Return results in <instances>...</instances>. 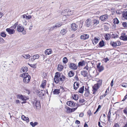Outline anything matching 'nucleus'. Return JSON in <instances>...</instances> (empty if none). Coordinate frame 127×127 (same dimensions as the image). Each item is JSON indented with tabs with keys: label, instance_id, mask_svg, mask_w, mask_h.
<instances>
[{
	"label": "nucleus",
	"instance_id": "f257e3e1",
	"mask_svg": "<svg viewBox=\"0 0 127 127\" xmlns=\"http://www.w3.org/2000/svg\"><path fill=\"white\" fill-rule=\"evenodd\" d=\"M21 76L23 78V81L25 83L28 84L30 82L31 77L28 73H24L21 74Z\"/></svg>",
	"mask_w": 127,
	"mask_h": 127
},
{
	"label": "nucleus",
	"instance_id": "f03ea898",
	"mask_svg": "<svg viewBox=\"0 0 127 127\" xmlns=\"http://www.w3.org/2000/svg\"><path fill=\"white\" fill-rule=\"evenodd\" d=\"M32 103L35 108L39 109L40 108L41 105L40 101L38 100L37 99H35L33 101Z\"/></svg>",
	"mask_w": 127,
	"mask_h": 127
},
{
	"label": "nucleus",
	"instance_id": "7ed1b4c3",
	"mask_svg": "<svg viewBox=\"0 0 127 127\" xmlns=\"http://www.w3.org/2000/svg\"><path fill=\"white\" fill-rule=\"evenodd\" d=\"M24 28L23 27L19 24L18 25L17 27V30L19 32H22L23 34H25L26 33V32L24 30Z\"/></svg>",
	"mask_w": 127,
	"mask_h": 127
},
{
	"label": "nucleus",
	"instance_id": "20e7f679",
	"mask_svg": "<svg viewBox=\"0 0 127 127\" xmlns=\"http://www.w3.org/2000/svg\"><path fill=\"white\" fill-rule=\"evenodd\" d=\"M60 76V73L58 72H57L56 73L54 78V81L55 83H58L59 82V80Z\"/></svg>",
	"mask_w": 127,
	"mask_h": 127
},
{
	"label": "nucleus",
	"instance_id": "39448f33",
	"mask_svg": "<svg viewBox=\"0 0 127 127\" xmlns=\"http://www.w3.org/2000/svg\"><path fill=\"white\" fill-rule=\"evenodd\" d=\"M100 86L98 85V84H95L94 86L93 87V90H92L93 94H95L96 92H97V90L99 88Z\"/></svg>",
	"mask_w": 127,
	"mask_h": 127
},
{
	"label": "nucleus",
	"instance_id": "423d86ee",
	"mask_svg": "<svg viewBox=\"0 0 127 127\" xmlns=\"http://www.w3.org/2000/svg\"><path fill=\"white\" fill-rule=\"evenodd\" d=\"M64 12L65 13V15L63 14L64 15V16H69L72 15L73 13V11H69V9H66V11H64Z\"/></svg>",
	"mask_w": 127,
	"mask_h": 127
},
{
	"label": "nucleus",
	"instance_id": "0eeeda50",
	"mask_svg": "<svg viewBox=\"0 0 127 127\" xmlns=\"http://www.w3.org/2000/svg\"><path fill=\"white\" fill-rule=\"evenodd\" d=\"M69 66L70 68L73 70L76 69L77 68V66L75 64L72 63H69Z\"/></svg>",
	"mask_w": 127,
	"mask_h": 127
},
{
	"label": "nucleus",
	"instance_id": "6e6552de",
	"mask_svg": "<svg viewBox=\"0 0 127 127\" xmlns=\"http://www.w3.org/2000/svg\"><path fill=\"white\" fill-rule=\"evenodd\" d=\"M100 64H101L100 63H99L97 66L98 70L99 72H101L104 69V67L103 65L100 66Z\"/></svg>",
	"mask_w": 127,
	"mask_h": 127
},
{
	"label": "nucleus",
	"instance_id": "1a4fd4ad",
	"mask_svg": "<svg viewBox=\"0 0 127 127\" xmlns=\"http://www.w3.org/2000/svg\"><path fill=\"white\" fill-rule=\"evenodd\" d=\"M17 98L20 99L22 100L26 101L27 100L28 98L26 96L22 95H17Z\"/></svg>",
	"mask_w": 127,
	"mask_h": 127
},
{
	"label": "nucleus",
	"instance_id": "9d476101",
	"mask_svg": "<svg viewBox=\"0 0 127 127\" xmlns=\"http://www.w3.org/2000/svg\"><path fill=\"white\" fill-rule=\"evenodd\" d=\"M89 36L88 34H84L81 36L80 38L81 39L86 40L89 38Z\"/></svg>",
	"mask_w": 127,
	"mask_h": 127
},
{
	"label": "nucleus",
	"instance_id": "9b49d317",
	"mask_svg": "<svg viewBox=\"0 0 127 127\" xmlns=\"http://www.w3.org/2000/svg\"><path fill=\"white\" fill-rule=\"evenodd\" d=\"M71 30L73 31H75L77 29V26L74 23H73L71 24Z\"/></svg>",
	"mask_w": 127,
	"mask_h": 127
},
{
	"label": "nucleus",
	"instance_id": "f8f14e48",
	"mask_svg": "<svg viewBox=\"0 0 127 127\" xmlns=\"http://www.w3.org/2000/svg\"><path fill=\"white\" fill-rule=\"evenodd\" d=\"M86 25L88 27H90L92 24V22L91 20L88 19L86 21Z\"/></svg>",
	"mask_w": 127,
	"mask_h": 127
},
{
	"label": "nucleus",
	"instance_id": "ddd939ff",
	"mask_svg": "<svg viewBox=\"0 0 127 127\" xmlns=\"http://www.w3.org/2000/svg\"><path fill=\"white\" fill-rule=\"evenodd\" d=\"M6 32L10 34H13L15 33V31L14 29H11L10 28H7L6 29Z\"/></svg>",
	"mask_w": 127,
	"mask_h": 127
},
{
	"label": "nucleus",
	"instance_id": "4468645a",
	"mask_svg": "<svg viewBox=\"0 0 127 127\" xmlns=\"http://www.w3.org/2000/svg\"><path fill=\"white\" fill-rule=\"evenodd\" d=\"M120 39L123 40H127V35L125 33H123L120 37Z\"/></svg>",
	"mask_w": 127,
	"mask_h": 127
},
{
	"label": "nucleus",
	"instance_id": "2eb2a0df",
	"mask_svg": "<svg viewBox=\"0 0 127 127\" xmlns=\"http://www.w3.org/2000/svg\"><path fill=\"white\" fill-rule=\"evenodd\" d=\"M67 104L68 105L72 107H74L75 105L74 102L71 101H68Z\"/></svg>",
	"mask_w": 127,
	"mask_h": 127
},
{
	"label": "nucleus",
	"instance_id": "dca6fc26",
	"mask_svg": "<svg viewBox=\"0 0 127 127\" xmlns=\"http://www.w3.org/2000/svg\"><path fill=\"white\" fill-rule=\"evenodd\" d=\"M39 57V56L38 54H36V55H33L32 56V58H31V59H30L29 60H30L31 61L33 62L35 59H38Z\"/></svg>",
	"mask_w": 127,
	"mask_h": 127
},
{
	"label": "nucleus",
	"instance_id": "f3484780",
	"mask_svg": "<svg viewBox=\"0 0 127 127\" xmlns=\"http://www.w3.org/2000/svg\"><path fill=\"white\" fill-rule=\"evenodd\" d=\"M79 86V84L77 82H75L74 84V88L75 90H77Z\"/></svg>",
	"mask_w": 127,
	"mask_h": 127
},
{
	"label": "nucleus",
	"instance_id": "a211bd4d",
	"mask_svg": "<svg viewBox=\"0 0 127 127\" xmlns=\"http://www.w3.org/2000/svg\"><path fill=\"white\" fill-rule=\"evenodd\" d=\"M92 23L94 26H96L99 23V22L98 20L96 19H94L92 21Z\"/></svg>",
	"mask_w": 127,
	"mask_h": 127
},
{
	"label": "nucleus",
	"instance_id": "6ab92c4d",
	"mask_svg": "<svg viewBox=\"0 0 127 127\" xmlns=\"http://www.w3.org/2000/svg\"><path fill=\"white\" fill-rule=\"evenodd\" d=\"M81 74L83 75L84 77H87L88 75V73L87 71L86 70H83L81 72Z\"/></svg>",
	"mask_w": 127,
	"mask_h": 127
},
{
	"label": "nucleus",
	"instance_id": "aec40b11",
	"mask_svg": "<svg viewBox=\"0 0 127 127\" xmlns=\"http://www.w3.org/2000/svg\"><path fill=\"white\" fill-rule=\"evenodd\" d=\"M99 40V38L98 37L97 38L96 37H95L94 39L93 40L92 39V42L93 43V44H94V42L95 44H96L98 43V41Z\"/></svg>",
	"mask_w": 127,
	"mask_h": 127
},
{
	"label": "nucleus",
	"instance_id": "412c9836",
	"mask_svg": "<svg viewBox=\"0 0 127 127\" xmlns=\"http://www.w3.org/2000/svg\"><path fill=\"white\" fill-rule=\"evenodd\" d=\"M52 50L51 49H48L46 50L45 52L46 55H49L51 54Z\"/></svg>",
	"mask_w": 127,
	"mask_h": 127
},
{
	"label": "nucleus",
	"instance_id": "4be33fe9",
	"mask_svg": "<svg viewBox=\"0 0 127 127\" xmlns=\"http://www.w3.org/2000/svg\"><path fill=\"white\" fill-rule=\"evenodd\" d=\"M85 62L84 61H80L78 63V66L79 67L83 66L85 65Z\"/></svg>",
	"mask_w": 127,
	"mask_h": 127
},
{
	"label": "nucleus",
	"instance_id": "5701e85b",
	"mask_svg": "<svg viewBox=\"0 0 127 127\" xmlns=\"http://www.w3.org/2000/svg\"><path fill=\"white\" fill-rule=\"evenodd\" d=\"M64 67L61 64L58 65L57 69L59 71H61L63 69Z\"/></svg>",
	"mask_w": 127,
	"mask_h": 127
},
{
	"label": "nucleus",
	"instance_id": "b1692460",
	"mask_svg": "<svg viewBox=\"0 0 127 127\" xmlns=\"http://www.w3.org/2000/svg\"><path fill=\"white\" fill-rule=\"evenodd\" d=\"M60 93V90L59 89H55L53 92V94H58Z\"/></svg>",
	"mask_w": 127,
	"mask_h": 127
},
{
	"label": "nucleus",
	"instance_id": "393cba45",
	"mask_svg": "<svg viewBox=\"0 0 127 127\" xmlns=\"http://www.w3.org/2000/svg\"><path fill=\"white\" fill-rule=\"evenodd\" d=\"M41 92H39L38 94V95L39 96L40 98H42V96L44 95V94L43 93V90H41Z\"/></svg>",
	"mask_w": 127,
	"mask_h": 127
},
{
	"label": "nucleus",
	"instance_id": "a878e982",
	"mask_svg": "<svg viewBox=\"0 0 127 127\" xmlns=\"http://www.w3.org/2000/svg\"><path fill=\"white\" fill-rule=\"evenodd\" d=\"M22 56L26 59H28L30 57V56L29 54H24L22 55Z\"/></svg>",
	"mask_w": 127,
	"mask_h": 127
},
{
	"label": "nucleus",
	"instance_id": "bb28decb",
	"mask_svg": "<svg viewBox=\"0 0 127 127\" xmlns=\"http://www.w3.org/2000/svg\"><path fill=\"white\" fill-rule=\"evenodd\" d=\"M28 68L27 67L25 66L22 67L21 70L23 72H27L28 71Z\"/></svg>",
	"mask_w": 127,
	"mask_h": 127
},
{
	"label": "nucleus",
	"instance_id": "cd10ccee",
	"mask_svg": "<svg viewBox=\"0 0 127 127\" xmlns=\"http://www.w3.org/2000/svg\"><path fill=\"white\" fill-rule=\"evenodd\" d=\"M100 19H101L102 21H106L108 18V16H100Z\"/></svg>",
	"mask_w": 127,
	"mask_h": 127
},
{
	"label": "nucleus",
	"instance_id": "c85d7f7f",
	"mask_svg": "<svg viewBox=\"0 0 127 127\" xmlns=\"http://www.w3.org/2000/svg\"><path fill=\"white\" fill-rule=\"evenodd\" d=\"M84 86H82V87L79 89L78 92L80 93H83L84 90Z\"/></svg>",
	"mask_w": 127,
	"mask_h": 127
},
{
	"label": "nucleus",
	"instance_id": "c756f323",
	"mask_svg": "<svg viewBox=\"0 0 127 127\" xmlns=\"http://www.w3.org/2000/svg\"><path fill=\"white\" fill-rule=\"evenodd\" d=\"M62 25L61 23H57L54 26V28L55 29H56L58 27H60Z\"/></svg>",
	"mask_w": 127,
	"mask_h": 127
},
{
	"label": "nucleus",
	"instance_id": "7c9ffc66",
	"mask_svg": "<svg viewBox=\"0 0 127 127\" xmlns=\"http://www.w3.org/2000/svg\"><path fill=\"white\" fill-rule=\"evenodd\" d=\"M67 31L66 29H63L60 32V33L63 35H64L67 32Z\"/></svg>",
	"mask_w": 127,
	"mask_h": 127
},
{
	"label": "nucleus",
	"instance_id": "2f4dec72",
	"mask_svg": "<svg viewBox=\"0 0 127 127\" xmlns=\"http://www.w3.org/2000/svg\"><path fill=\"white\" fill-rule=\"evenodd\" d=\"M46 80H44L42 82L40 86L41 87L43 88H45V86L46 84Z\"/></svg>",
	"mask_w": 127,
	"mask_h": 127
},
{
	"label": "nucleus",
	"instance_id": "473e14b6",
	"mask_svg": "<svg viewBox=\"0 0 127 127\" xmlns=\"http://www.w3.org/2000/svg\"><path fill=\"white\" fill-rule=\"evenodd\" d=\"M38 124V122H34V123L33 122H31L30 123V124L33 127H34L35 126L37 125Z\"/></svg>",
	"mask_w": 127,
	"mask_h": 127
},
{
	"label": "nucleus",
	"instance_id": "72a5a7b5",
	"mask_svg": "<svg viewBox=\"0 0 127 127\" xmlns=\"http://www.w3.org/2000/svg\"><path fill=\"white\" fill-rule=\"evenodd\" d=\"M99 45L100 47H102L104 46V42L103 40H102L100 41L99 43Z\"/></svg>",
	"mask_w": 127,
	"mask_h": 127
},
{
	"label": "nucleus",
	"instance_id": "f704fd0d",
	"mask_svg": "<svg viewBox=\"0 0 127 127\" xmlns=\"http://www.w3.org/2000/svg\"><path fill=\"white\" fill-rule=\"evenodd\" d=\"M79 97L77 95H74L73 96V98L75 100H77L78 99Z\"/></svg>",
	"mask_w": 127,
	"mask_h": 127
},
{
	"label": "nucleus",
	"instance_id": "c9c22d12",
	"mask_svg": "<svg viewBox=\"0 0 127 127\" xmlns=\"http://www.w3.org/2000/svg\"><path fill=\"white\" fill-rule=\"evenodd\" d=\"M68 76L70 77H71L74 75V73L72 71L69 72L68 74Z\"/></svg>",
	"mask_w": 127,
	"mask_h": 127
},
{
	"label": "nucleus",
	"instance_id": "e433bc0d",
	"mask_svg": "<svg viewBox=\"0 0 127 127\" xmlns=\"http://www.w3.org/2000/svg\"><path fill=\"white\" fill-rule=\"evenodd\" d=\"M111 11L112 12V14H111V15H115V14H116V11L115 10V9L114 8H112L111 9Z\"/></svg>",
	"mask_w": 127,
	"mask_h": 127
},
{
	"label": "nucleus",
	"instance_id": "4c0bfd02",
	"mask_svg": "<svg viewBox=\"0 0 127 127\" xmlns=\"http://www.w3.org/2000/svg\"><path fill=\"white\" fill-rule=\"evenodd\" d=\"M122 16H127V9L123 12Z\"/></svg>",
	"mask_w": 127,
	"mask_h": 127
},
{
	"label": "nucleus",
	"instance_id": "58836bf2",
	"mask_svg": "<svg viewBox=\"0 0 127 127\" xmlns=\"http://www.w3.org/2000/svg\"><path fill=\"white\" fill-rule=\"evenodd\" d=\"M22 119L24 120H28V121H29V118L28 117H25L24 115H22Z\"/></svg>",
	"mask_w": 127,
	"mask_h": 127
},
{
	"label": "nucleus",
	"instance_id": "ea45409f",
	"mask_svg": "<svg viewBox=\"0 0 127 127\" xmlns=\"http://www.w3.org/2000/svg\"><path fill=\"white\" fill-rule=\"evenodd\" d=\"M123 12L119 10H117L116 11V14H117V15H121L122 14Z\"/></svg>",
	"mask_w": 127,
	"mask_h": 127
},
{
	"label": "nucleus",
	"instance_id": "a19ab883",
	"mask_svg": "<svg viewBox=\"0 0 127 127\" xmlns=\"http://www.w3.org/2000/svg\"><path fill=\"white\" fill-rule=\"evenodd\" d=\"M68 61L67 58L66 57H64V58L63 60V62L64 64H66Z\"/></svg>",
	"mask_w": 127,
	"mask_h": 127
},
{
	"label": "nucleus",
	"instance_id": "79ce46f5",
	"mask_svg": "<svg viewBox=\"0 0 127 127\" xmlns=\"http://www.w3.org/2000/svg\"><path fill=\"white\" fill-rule=\"evenodd\" d=\"M111 45L113 47L116 46V42L113 41H111L110 42Z\"/></svg>",
	"mask_w": 127,
	"mask_h": 127
},
{
	"label": "nucleus",
	"instance_id": "37998d69",
	"mask_svg": "<svg viewBox=\"0 0 127 127\" xmlns=\"http://www.w3.org/2000/svg\"><path fill=\"white\" fill-rule=\"evenodd\" d=\"M32 16H23V18L25 19L26 20H28L30 19Z\"/></svg>",
	"mask_w": 127,
	"mask_h": 127
},
{
	"label": "nucleus",
	"instance_id": "c03bdc74",
	"mask_svg": "<svg viewBox=\"0 0 127 127\" xmlns=\"http://www.w3.org/2000/svg\"><path fill=\"white\" fill-rule=\"evenodd\" d=\"M66 108L67 110V113H69L70 112H72V109H70L69 107H67Z\"/></svg>",
	"mask_w": 127,
	"mask_h": 127
},
{
	"label": "nucleus",
	"instance_id": "a18cd8bd",
	"mask_svg": "<svg viewBox=\"0 0 127 127\" xmlns=\"http://www.w3.org/2000/svg\"><path fill=\"white\" fill-rule=\"evenodd\" d=\"M28 64L31 67L33 68H36V64H30L29 63H28Z\"/></svg>",
	"mask_w": 127,
	"mask_h": 127
},
{
	"label": "nucleus",
	"instance_id": "49530a36",
	"mask_svg": "<svg viewBox=\"0 0 127 127\" xmlns=\"http://www.w3.org/2000/svg\"><path fill=\"white\" fill-rule=\"evenodd\" d=\"M85 101V100L83 99H81L79 100V103L80 104H81L83 103Z\"/></svg>",
	"mask_w": 127,
	"mask_h": 127
},
{
	"label": "nucleus",
	"instance_id": "de8ad7c7",
	"mask_svg": "<svg viewBox=\"0 0 127 127\" xmlns=\"http://www.w3.org/2000/svg\"><path fill=\"white\" fill-rule=\"evenodd\" d=\"M90 94V93L89 92V91H87L85 93L84 95L86 97H87Z\"/></svg>",
	"mask_w": 127,
	"mask_h": 127
},
{
	"label": "nucleus",
	"instance_id": "09e8293b",
	"mask_svg": "<svg viewBox=\"0 0 127 127\" xmlns=\"http://www.w3.org/2000/svg\"><path fill=\"white\" fill-rule=\"evenodd\" d=\"M1 36L3 37H5L6 36V34L4 32H2L0 34Z\"/></svg>",
	"mask_w": 127,
	"mask_h": 127
},
{
	"label": "nucleus",
	"instance_id": "8fccbe9b",
	"mask_svg": "<svg viewBox=\"0 0 127 127\" xmlns=\"http://www.w3.org/2000/svg\"><path fill=\"white\" fill-rule=\"evenodd\" d=\"M114 22L116 24H118L119 23V21L117 18L114 19Z\"/></svg>",
	"mask_w": 127,
	"mask_h": 127
},
{
	"label": "nucleus",
	"instance_id": "3c124183",
	"mask_svg": "<svg viewBox=\"0 0 127 127\" xmlns=\"http://www.w3.org/2000/svg\"><path fill=\"white\" fill-rule=\"evenodd\" d=\"M123 112L126 115H127V108L126 107L123 110Z\"/></svg>",
	"mask_w": 127,
	"mask_h": 127
},
{
	"label": "nucleus",
	"instance_id": "603ef678",
	"mask_svg": "<svg viewBox=\"0 0 127 127\" xmlns=\"http://www.w3.org/2000/svg\"><path fill=\"white\" fill-rule=\"evenodd\" d=\"M102 80H99L98 81V82L96 84H98V85L100 86L101 85L102 83Z\"/></svg>",
	"mask_w": 127,
	"mask_h": 127
},
{
	"label": "nucleus",
	"instance_id": "864d4df0",
	"mask_svg": "<svg viewBox=\"0 0 127 127\" xmlns=\"http://www.w3.org/2000/svg\"><path fill=\"white\" fill-rule=\"evenodd\" d=\"M109 34H108V35L107 34H106L105 35V40H109Z\"/></svg>",
	"mask_w": 127,
	"mask_h": 127
},
{
	"label": "nucleus",
	"instance_id": "5fc2aeb1",
	"mask_svg": "<svg viewBox=\"0 0 127 127\" xmlns=\"http://www.w3.org/2000/svg\"><path fill=\"white\" fill-rule=\"evenodd\" d=\"M87 114L88 115H89V116H90L91 115H92V114L91 113V111L90 110L88 111L87 112Z\"/></svg>",
	"mask_w": 127,
	"mask_h": 127
},
{
	"label": "nucleus",
	"instance_id": "6e6d98bb",
	"mask_svg": "<svg viewBox=\"0 0 127 127\" xmlns=\"http://www.w3.org/2000/svg\"><path fill=\"white\" fill-rule=\"evenodd\" d=\"M122 25L125 27H126L127 26V23L126 22H124L122 23Z\"/></svg>",
	"mask_w": 127,
	"mask_h": 127
},
{
	"label": "nucleus",
	"instance_id": "4d7b16f0",
	"mask_svg": "<svg viewBox=\"0 0 127 127\" xmlns=\"http://www.w3.org/2000/svg\"><path fill=\"white\" fill-rule=\"evenodd\" d=\"M4 43V40L3 39L1 38L0 37V43Z\"/></svg>",
	"mask_w": 127,
	"mask_h": 127
},
{
	"label": "nucleus",
	"instance_id": "13d9d810",
	"mask_svg": "<svg viewBox=\"0 0 127 127\" xmlns=\"http://www.w3.org/2000/svg\"><path fill=\"white\" fill-rule=\"evenodd\" d=\"M18 22H17L16 23H15L14 24V25L13 26V27L15 29L16 28V27L17 25H18Z\"/></svg>",
	"mask_w": 127,
	"mask_h": 127
},
{
	"label": "nucleus",
	"instance_id": "bf43d9fd",
	"mask_svg": "<svg viewBox=\"0 0 127 127\" xmlns=\"http://www.w3.org/2000/svg\"><path fill=\"white\" fill-rule=\"evenodd\" d=\"M122 86L123 87H127V83H123L122 84Z\"/></svg>",
	"mask_w": 127,
	"mask_h": 127
},
{
	"label": "nucleus",
	"instance_id": "052dcab7",
	"mask_svg": "<svg viewBox=\"0 0 127 127\" xmlns=\"http://www.w3.org/2000/svg\"><path fill=\"white\" fill-rule=\"evenodd\" d=\"M115 42L116 44V45L117 46H118L121 45V43L120 41H118Z\"/></svg>",
	"mask_w": 127,
	"mask_h": 127
},
{
	"label": "nucleus",
	"instance_id": "680f3d73",
	"mask_svg": "<svg viewBox=\"0 0 127 127\" xmlns=\"http://www.w3.org/2000/svg\"><path fill=\"white\" fill-rule=\"evenodd\" d=\"M112 35H114L113 36V37L114 38L117 37V35L116 33H113Z\"/></svg>",
	"mask_w": 127,
	"mask_h": 127
},
{
	"label": "nucleus",
	"instance_id": "e2e57ef3",
	"mask_svg": "<svg viewBox=\"0 0 127 127\" xmlns=\"http://www.w3.org/2000/svg\"><path fill=\"white\" fill-rule=\"evenodd\" d=\"M103 61H104L106 63L108 61H109V59L107 58H106L103 59Z\"/></svg>",
	"mask_w": 127,
	"mask_h": 127
},
{
	"label": "nucleus",
	"instance_id": "0e129e2a",
	"mask_svg": "<svg viewBox=\"0 0 127 127\" xmlns=\"http://www.w3.org/2000/svg\"><path fill=\"white\" fill-rule=\"evenodd\" d=\"M60 77V79L59 80V82H60V81H61L62 82H63L64 81V79H63V78L61 77V76Z\"/></svg>",
	"mask_w": 127,
	"mask_h": 127
},
{
	"label": "nucleus",
	"instance_id": "69168bd1",
	"mask_svg": "<svg viewBox=\"0 0 127 127\" xmlns=\"http://www.w3.org/2000/svg\"><path fill=\"white\" fill-rule=\"evenodd\" d=\"M113 127H119V125L117 123H115Z\"/></svg>",
	"mask_w": 127,
	"mask_h": 127
},
{
	"label": "nucleus",
	"instance_id": "338daca9",
	"mask_svg": "<svg viewBox=\"0 0 127 127\" xmlns=\"http://www.w3.org/2000/svg\"><path fill=\"white\" fill-rule=\"evenodd\" d=\"M123 7L124 8H126L127 7V4L126 3H124L123 4Z\"/></svg>",
	"mask_w": 127,
	"mask_h": 127
},
{
	"label": "nucleus",
	"instance_id": "774afa93",
	"mask_svg": "<svg viewBox=\"0 0 127 127\" xmlns=\"http://www.w3.org/2000/svg\"><path fill=\"white\" fill-rule=\"evenodd\" d=\"M89 67L88 66V65H86V66L85 67L84 69H86L87 70H88L89 69Z\"/></svg>",
	"mask_w": 127,
	"mask_h": 127
}]
</instances>
